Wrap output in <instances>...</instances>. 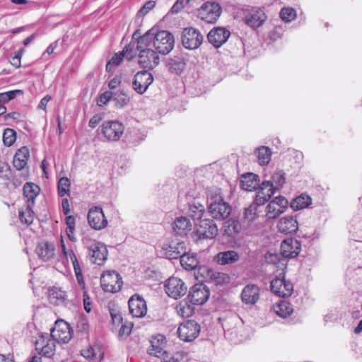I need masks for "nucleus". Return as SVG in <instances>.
Masks as SVG:
<instances>
[{"instance_id":"obj_1","label":"nucleus","mask_w":362,"mask_h":362,"mask_svg":"<svg viewBox=\"0 0 362 362\" xmlns=\"http://www.w3.org/2000/svg\"><path fill=\"white\" fill-rule=\"evenodd\" d=\"M139 44L140 47L151 46L158 54H167L174 47L175 40L173 34L167 30L156 32L151 29L139 37Z\"/></svg>"},{"instance_id":"obj_2","label":"nucleus","mask_w":362,"mask_h":362,"mask_svg":"<svg viewBox=\"0 0 362 362\" xmlns=\"http://www.w3.org/2000/svg\"><path fill=\"white\" fill-rule=\"evenodd\" d=\"M233 16L235 19L243 20L246 25L252 29L261 27L266 21L267 16L262 8H253L249 11L231 6Z\"/></svg>"},{"instance_id":"obj_3","label":"nucleus","mask_w":362,"mask_h":362,"mask_svg":"<svg viewBox=\"0 0 362 362\" xmlns=\"http://www.w3.org/2000/svg\"><path fill=\"white\" fill-rule=\"evenodd\" d=\"M207 196L209 202V210L212 217L224 221L226 218V202L221 196L220 189H216L214 192H210Z\"/></svg>"},{"instance_id":"obj_4","label":"nucleus","mask_w":362,"mask_h":362,"mask_svg":"<svg viewBox=\"0 0 362 362\" xmlns=\"http://www.w3.org/2000/svg\"><path fill=\"white\" fill-rule=\"evenodd\" d=\"M139 44V39L137 40V45L136 48L139 52V64L144 69H153L159 64L158 53L153 49L151 46H146V47H140Z\"/></svg>"},{"instance_id":"obj_5","label":"nucleus","mask_w":362,"mask_h":362,"mask_svg":"<svg viewBox=\"0 0 362 362\" xmlns=\"http://www.w3.org/2000/svg\"><path fill=\"white\" fill-rule=\"evenodd\" d=\"M100 285L105 292L117 293L122 287V278L118 272L114 270L105 271L101 274Z\"/></svg>"},{"instance_id":"obj_6","label":"nucleus","mask_w":362,"mask_h":362,"mask_svg":"<svg viewBox=\"0 0 362 362\" xmlns=\"http://www.w3.org/2000/svg\"><path fill=\"white\" fill-rule=\"evenodd\" d=\"M181 40L182 44L185 49L192 50L201 46L204 37L198 29L188 27L183 29Z\"/></svg>"},{"instance_id":"obj_7","label":"nucleus","mask_w":362,"mask_h":362,"mask_svg":"<svg viewBox=\"0 0 362 362\" xmlns=\"http://www.w3.org/2000/svg\"><path fill=\"white\" fill-rule=\"evenodd\" d=\"M35 345L39 354L45 357L51 358L55 353L56 341L48 333H40Z\"/></svg>"},{"instance_id":"obj_8","label":"nucleus","mask_w":362,"mask_h":362,"mask_svg":"<svg viewBox=\"0 0 362 362\" xmlns=\"http://www.w3.org/2000/svg\"><path fill=\"white\" fill-rule=\"evenodd\" d=\"M124 126L119 121H105L101 126V134L108 141H117L123 135Z\"/></svg>"},{"instance_id":"obj_9","label":"nucleus","mask_w":362,"mask_h":362,"mask_svg":"<svg viewBox=\"0 0 362 362\" xmlns=\"http://www.w3.org/2000/svg\"><path fill=\"white\" fill-rule=\"evenodd\" d=\"M270 288L272 293L282 298L290 297L293 292V284L286 279L284 274H280L274 278L271 281Z\"/></svg>"},{"instance_id":"obj_10","label":"nucleus","mask_w":362,"mask_h":362,"mask_svg":"<svg viewBox=\"0 0 362 362\" xmlns=\"http://www.w3.org/2000/svg\"><path fill=\"white\" fill-rule=\"evenodd\" d=\"M50 335L55 341L66 344L73 337V330L69 324L64 320H58L50 329Z\"/></svg>"},{"instance_id":"obj_11","label":"nucleus","mask_w":362,"mask_h":362,"mask_svg":"<svg viewBox=\"0 0 362 362\" xmlns=\"http://www.w3.org/2000/svg\"><path fill=\"white\" fill-rule=\"evenodd\" d=\"M166 294L174 299H178L186 294L187 286L180 278L175 276L170 277L165 284Z\"/></svg>"},{"instance_id":"obj_12","label":"nucleus","mask_w":362,"mask_h":362,"mask_svg":"<svg viewBox=\"0 0 362 362\" xmlns=\"http://www.w3.org/2000/svg\"><path fill=\"white\" fill-rule=\"evenodd\" d=\"M200 329L199 324L196 321H185L178 327V337L184 341H192L199 336Z\"/></svg>"},{"instance_id":"obj_13","label":"nucleus","mask_w":362,"mask_h":362,"mask_svg":"<svg viewBox=\"0 0 362 362\" xmlns=\"http://www.w3.org/2000/svg\"><path fill=\"white\" fill-rule=\"evenodd\" d=\"M218 234V227L214 221L208 218L200 220L194 235L197 241L202 239H212Z\"/></svg>"},{"instance_id":"obj_14","label":"nucleus","mask_w":362,"mask_h":362,"mask_svg":"<svg viewBox=\"0 0 362 362\" xmlns=\"http://www.w3.org/2000/svg\"><path fill=\"white\" fill-rule=\"evenodd\" d=\"M210 296L209 287L203 283L196 284L189 288L187 299L194 305H203Z\"/></svg>"},{"instance_id":"obj_15","label":"nucleus","mask_w":362,"mask_h":362,"mask_svg":"<svg viewBox=\"0 0 362 362\" xmlns=\"http://www.w3.org/2000/svg\"><path fill=\"white\" fill-rule=\"evenodd\" d=\"M288 206V200L283 196L274 197L266 207L267 219H276L283 214Z\"/></svg>"},{"instance_id":"obj_16","label":"nucleus","mask_w":362,"mask_h":362,"mask_svg":"<svg viewBox=\"0 0 362 362\" xmlns=\"http://www.w3.org/2000/svg\"><path fill=\"white\" fill-rule=\"evenodd\" d=\"M88 245V254L90 257L91 262L98 265H103L107 257V249L106 246L95 240H90Z\"/></svg>"},{"instance_id":"obj_17","label":"nucleus","mask_w":362,"mask_h":362,"mask_svg":"<svg viewBox=\"0 0 362 362\" xmlns=\"http://www.w3.org/2000/svg\"><path fill=\"white\" fill-rule=\"evenodd\" d=\"M221 13L219 4L214 2H206L199 9L198 15L202 20L209 23H214Z\"/></svg>"},{"instance_id":"obj_18","label":"nucleus","mask_w":362,"mask_h":362,"mask_svg":"<svg viewBox=\"0 0 362 362\" xmlns=\"http://www.w3.org/2000/svg\"><path fill=\"white\" fill-rule=\"evenodd\" d=\"M153 81V76L148 71L144 70L137 72L133 78V89L140 95L146 92L149 86Z\"/></svg>"},{"instance_id":"obj_19","label":"nucleus","mask_w":362,"mask_h":362,"mask_svg":"<svg viewBox=\"0 0 362 362\" xmlns=\"http://www.w3.org/2000/svg\"><path fill=\"white\" fill-rule=\"evenodd\" d=\"M88 221L90 226L95 230H101L107 226V221L105 217L101 207H92L88 214Z\"/></svg>"},{"instance_id":"obj_20","label":"nucleus","mask_w":362,"mask_h":362,"mask_svg":"<svg viewBox=\"0 0 362 362\" xmlns=\"http://www.w3.org/2000/svg\"><path fill=\"white\" fill-rule=\"evenodd\" d=\"M301 250V243L293 238H286L281 244V254L288 258H294L298 255Z\"/></svg>"},{"instance_id":"obj_21","label":"nucleus","mask_w":362,"mask_h":362,"mask_svg":"<svg viewBox=\"0 0 362 362\" xmlns=\"http://www.w3.org/2000/svg\"><path fill=\"white\" fill-rule=\"evenodd\" d=\"M130 314L134 317H143L147 313L146 301L139 296L134 295L128 301Z\"/></svg>"},{"instance_id":"obj_22","label":"nucleus","mask_w":362,"mask_h":362,"mask_svg":"<svg viewBox=\"0 0 362 362\" xmlns=\"http://www.w3.org/2000/svg\"><path fill=\"white\" fill-rule=\"evenodd\" d=\"M257 189L255 200L260 205H264L276 191L273 182L269 180H265L261 184L259 183Z\"/></svg>"},{"instance_id":"obj_23","label":"nucleus","mask_w":362,"mask_h":362,"mask_svg":"<svg viewBox=\"0 0 362 362\" xmlns=\"http://www.w3.org/2000/svg\"><path fill=\"white\" fill-rule=\"evenodd\" d=\"M185 250V243L178 240H171L163 247V254L168 259H177Z\"/></svg>"},{"instance_id":"obj_24","label":"nucleus","mask_w":362,"mask_h":362,"mask_svg":"<svg viewBox=\"0 0 362 362\" xmlns=\"http://www.w3.org/2000/svg\"><path fill=\"white\" fill-rule=\"evenodd\" d=\"M260 289L255 284H247L241 293L242 301L248 305H254L259 299Z\"/></svg>"},{"instance_id":"obj_25","label":"nucleus","mask_w":362,"mask_h":362,"mask_svg":"<svg viewBox=\"0 0 362 362\" xmlns=\"http://www.w3.org/2000/svg\"><path fill=\"white\" fill-rule=\"evenodd\" d=\"M151 346L148 350L150 355L162 358L167 351H165V337L162 334L153 337L150 341Z\"/></svg>"},{"instance_id":"obj_26","label":"nucleus","mask_w":362,"mask_h":362,"mask_svg":"<svg viewBox=\"0 0 362 362\" xmlns=\"http://www.w3.org/2000/svg\"><path fill=\"white\" fill-rule=\"evenodd\" d=\"M207 39L215 48H219L226 42V29L223 27L214 28L208 33Z\"/></svg>"},{"instance_id":"obj_27","label":"nucleus","mask_w":362,"mask_h":362,"mask_svg":"<svg viewBox=\"0 0 362 362\" xmlns=\"http://www.w3.org/2000/svg\"><path fill=\"white\" fill-rule=\"evenodd\" d=\"M279 232L284 234L296 233L298 229V223L296 217L288 216L281 218L277 225Z\"/></svg>"},{"instance_id":"obj_28","label":"nucleus","mask_w":362,"mask_h":362,"mask_svg":"<svg viewBox=\"0 0 362 362\" xmlns=\"http://www.w3.org/2000/svg\"><path fill=\"white\" fill-rule=\"evenodd\" d=\"M54 252L55 247L54 244L47 241L40 242L35 248L37 255L45 262L53 258Z\"/></svg>"},{"instance_id":"obj_29","label":"nucleus","mask_w":362,"mask_h":362,"mask_svg":"<svg viewBox=\"0 0 362 362\" xmlns=\"http://www.w3.org/2000/svg\"><path fill=\"white\" fill-rule=\"evenodd\" d=\"M260 180L259 176L252 173H248L243 175L240 179V185L242 188L246 191H254L257 189V187L259 185Z\"/></svg>"},{"instance_id":"obj_30","label":"nucleus","mask_w":362,"mask_h":362,"mask_svg":"<svg viewBox=\"0 0 362 362\" xmlns=\"http://www.w3.org/2000/svg\"><path fill=\"white\" fill-rule=\"evenodd\" d=\"M173 228L177 235L184 236L191 230L192 223L187 217L180 216L174 221Z\"/></svg>"},{"instance_id":"obj_31","label":"nucleus","mask_w":362,"mask_h":362,"mask_svg":"<svg viewBox=\"0 0 362 362\" xmlns=\"http://www.w3.org/2000/svg\"><path fill=\"white\" fill-rule=\"evenodd\" d=\"M206 278L209 282L215 285L217 288L222 287V291L225 288L226 283V274L223 272H220L212 269H207ZM221 291V289H220Z\"/></svg>"},{"instance_id":"obj_32","label":"nucleus","mask_w":362,"mask_h":362,"mask_svg":"<svg viewBox=\"0 0 362 362\" xmlns=\"http://www.w3.org/2000/svg\"><path fill=\"white\" fill-rule=\"evenodd\" d=\"M40 188L33 182H26L23 186V195L26 198V204L35 205V201L39 194Z\"/></svg>"},{"instance_id":"obj_33","label":"nucleus","mask_w":362,"mask_h":362,"mask_svg":"<svg viewBox=\"0 0 362 362\" xmlns=\"http://www.w3.org/2000/svg\"><path fill=\"white\" fill-rule=\"evenodd\" d=\"M29 150L24 146L20 148L15 154L13 160V165L18 170L23 169L27 165L29 158Z\"/></svg>"},{"instance_id":"obj_34","label":"nucleus","mask_w":362,"mask_h":362,"mask_svg":"<svg viewBox=\"0 0 362 362\" xmlns=\"http://www.w3.org/2000/svg\"><path fill=\"white\" fill-rule=\"evenodd\" d=\"M255 153L257 158L258 163L262 165H267L272 159V151L265 146H262L255 149Z\"/></svg>"},{"instance_id":"obj_35","label":"nucleus","mask_w":362,"mask_h":362,"mask_svg":"<svg viewBox=\"0 0 362 362\" xmlns=\"http://www.w3.org/2000/svg\"><path fill=\"white\" fill-rule=\"evenodd\" d=\"M134 55H136V51L131 45H128L124 47L121 54H115L110 62L116 66L121 63L124 57H126L127 59L130 60Z\"/></svg>"},{"instance_id":"obj_36","label":"nucleus","mask_w":362,"mask_h":362,"mask_svg":"<svg viewBox=\"0 0 362 362\" xmlns=\"http://www.w3.org/2000/svg\"><path fill=\"white\" fill-rule=\"evenodd\" d=\"M189 300H182L176 306L177 314L182 317H189L194 313V307Z\"/></svg>"},{"instance_id":"obj_37","label":"nucleus","mask_w":362,"mask_h":362,"mask_svg":"<svg viewBox=\"0 0 362 362\" xmlns=\"http://www.w3.org/2000/svg\"><path fill=\"white\" fill-rule=\"evenodd\" d=\"M311 204V197L307 194H302L291 202V207L294 211H298L307 208Z\"/></svg>"},{"instance_id":"obj_38","label":"nucleus","mask_w":362,"mask_h":362,"mask_svg":"<svg viewBox=\"0 0 362 362\" xmlns=\"http://www.w3.org/2000/svg\"><path fill=\"white\" fill-rule=\"evenodd\" d=\"M180 262L182 267L186 270H193L194 269L199 262L195 255H189L185 252L180 256Z\"/></svg>"},{"instance_id":"obj_39","label":"nucleus","mask_w":362,"mask_h":362,"mask_svg":"<svg viewBox=\"0 0 362 362\" xmlns=\"http://www.w3.org/2000/svg\"><path fill=\"white\" fill-rule=\"evenodd\" d=\"M66 293L57 288H52L49 290V300L55 305H59L66 300Z\"/></svg>"},{"instance_id":"obj_40","label":"nucleus","mask_w":362,"mask_h":362,"mask_svg":"<svg viewBox=\"0 0 362 362\" xmlns=\"http://www.w3.org/2000/svg\"><path fill=\"white\" fill-rule=\"evenodd\" d=\"M274 310L279 317L286 318L291 315L293 309L287 301H281L274 306Z\"/></svg>"},{"instance_id":"obj_41","label":"nucleus","mask_w":362,"mask_h":362,"mask_svg":"<svg viewBox=\"0 0 362 362\" xmlns=\"http://www.w3.org/2000/svg\"><path fill=\"white\" fill-rule=\"evenodd\" d=\"M34 205L26 204L25 209L19 211V218L22 223L30 225L34 220L35 214L33 210Z\"/></svg>"},{"instance_id":"obj_42","label":"nucleus","mask_w":362,"mask_h":362,"mask_svg":"<svg viewBox=\"0 0 362 362\" xmlns=\"http://www.w3.org/2000/svg\"><path fill=\"white\" fill-rule=\"evenodd\" d=\"M204 212V206L198 202L194 201L189 204V215L193 219H200Z\"/></svg>"},{"instance_id":"obj_43","label":"nucleus","mask_w":362,"mask_h":362,"mask_svg":"<svg viewBox=\"0 0 362 362\" xmlns=\"http://www.w3.org/2000/svg\"><path fill=\"white\" fill-rule=\"evenodd\" d=\"M242 230V225L237 218H228V236H235Z\"/></svg>"},{"instance_id":"obj_44","label":"nucleus","mask_w":362,"mask_h":362,"mask_svg":"<svg viewBox=\"0 0 362 362\" xmlns=\"http://www.w3.org/2000/svg\"><path fill=\"white\" fill-rule=\"evenodd\" d=\"M71 182L66 177H61L58 182L57 189L59 197L70 195Z\"/></svg>"},{"instance_id":"obj_45","label":"nucleus","mask_w":362,"mask_h":362,"mask_svg":"<svg viewBox=\"0 0 362 362\" xmlns=\"http://www.w3.org/2000/svg\"><path fill=\"white\" fill-rule=\"evenodd\" d=\"M185 62L184 59L180 57H175L171 59L169 62L168 66L170 71H174L176 74H180L185 68Z\"/></svg>"},{"instance_id":"obj_46","label":"nucleus","mask_w":362,"mask_h":362,"mask_svg":"<svg viewBox=\"0 0 362 362\" xmlns=\"http://www.w3.org/2000/svg\"><path fill=\"white\" fill-rule=\"evenodd\" d=\"M112 100L115 102L117 107L122 108L129 102L127 95L122 90L114 91Z\"/></svg>"},{"instance_id":"obj_47","label":"nucleus","mask_w":362,"mask_h":362,"mask_svg":"<svg viewBox=\"0 0 362 362\" xmlns=\"http://www.w3.org/2000/svg\"><path fill=\"white\" fill-rule=\"evenodd\" d=\"M286 177L285 173L281 171H277L273 174L272 176L271 182H273V185L275 187V189L279 190L285 183Z\"/></svg>"},{"instance_id":"obj_48","label":"nucleus","mask_w":362,"mask_h":362,"mask_svg":"<svg viewBox=\"0 0 362 362\" xmlns=\"http://www.w3.org/2000/svg\"><path fill=\"white\" fill-rule=\"evenodd\" d=\"M261 206L257 204L255 200L247 207L245 209L244 212V218L249 221H252L255 218L257 208Z\"/></svg>"},{"instance_id":"obj_49","label":"nucleus","mask_w":362,"mask_h":362,"mask_svg":"<svg viewBox=\"0 0 362 362\" xmlns=\"http://www.w3.org/2000/svg\"><path fill=\"white\" fill-rule=\"evenodd\" d=\"M16 139V132L12 129L7 128L3 133V141L5 146H11L13 144Z\"/></svg>"},{"instance_id":"obj_50","label":"nucleus","mask_w":362,"mask_h":362,"mask_svg":"<svg viewBox=\"0 0 362 362\" xmlns=\"http://www.w3.org/2000/svg\"><path fill=\"white\" fill-rule=\"evenodd\" d=\"M280 17L286 23H289L296 17V11L292 8H283L280 11Z\"/></svg>"},{"instance_id":"obj_51","label":"nucleus","mask_w":362,"mask_h":362,"mask_svg":"<svg viewBox=\"0 0 362 362\" xmlns=\"http://www.w3.org/2000/svg\"><path fill=\"white\" fill-rule=\"evenodd\" d=\"M185 356L182 353L177 352L174 354L166 353L162 357V362H185Z\"/></svg>"},{"instance_id":"obj_52","label":"nucleus","mask_w":362,"mask_h":362,"mask_svg":"<svg viewBox=\"0 0 362 362\" xmlns=\"http://www.w3.org/2000/svg\"><path fill=\"white\" fill-rule=\"evenodd\" d=\"M20 90H10L0 93V104H4L13 99L18 94L21 93Z\"/></svg>"},{"instance_id":"obj_53","label":"nucleus","mask_w":362,"mask_h":362,"mask_svg":"<svg viewBox=\"0 0 362 362\" xmlns=\"http://www.w3.org/2000/svg\"><path fill=\"white\" fill-rule=\"evenodd\" d=\"M11 175V170L8 163L0 162V178L8 180Z\"/></svg>"},{"instance_id":"obj_54","label":"nucleus","mask_w":362,"mask_h":362,"mask_svg":"<svg viewBox=\"0 0 362 362\" xmlns=\"http://www.w3.org/2000/svg\"><path fill=\"white\" fill-rule=\"evenodd\" d=\"M133 324L126 322L121 324V327L119 330V337L121 338L127 337L132 332Z\"/></svg>"},{"instance_id":"obj_55","label":"nucleus","mask_w":362,"mask_h":362,"mask_svg":"<svg viewBox=\"0 0 362 362\" xmlns=\"http://www.w3.org/2000/svg\"><path fill=\"white\" fill-rule=\"evenodd\" d=\"M113 95H114V91H105V92H104L98 98L97 104L99 106H102V105H106L111 99H112Z\"/></svg>"},{"instance_id":"obj_56","label":"nucleus","mask_w":362,"mask_h":362,"mask_svg":"<svg viewBox=\"0 0 362 362\" xmlns=\"http://www.w3.org/2000/svg\"><path fill=\"white\" fill-rule=\"evenodd\" d=\"M81 355L88 359L95 361L97 360V352L95 351V349L94 347L90 346L89 348L86 349H83L81 351Z\"/></svg>"},{"instance_id":"obj_57","label":"nucleus","mask_w":362,"mask_h":362,"mask_svg":"<svg viewBox=\"0 0 362 362\" xmlns=\"http://www.w3.org/2000/svg\"><path fill=\"white\" fill-rule=\"evenodd\" d=\"M62 252L65 257V258L68 260L71 259L72 264L75 262H78L76 255L71 249H66L65 245L62 242Z\"/></svg>"},{"instance_id":"obj_58","label":"nucleus","mask_w":362,"mask_h":362,"mask_svg":"<svg viewBox=\"0 0 362 362\" xmlns=\"http://www.w3.org/2000/svg\"><path fill=\"white\" fill-rule=\"evenodd\" d=\"M110 313L112 323L115 325H120L122 323H123V317L120 312L115 309H112L110 310Z\"/></svg>"},{"instance_id":"obj_59","label":"nucleus","mask_w":362,"mask_h":362,"mask_svg":"<svg viewBox=\"0 0 362 362\" xmlns=\"http://www.w3.org/2000/svg\"><path fill=\"white\" fill-rule=\"evenodd\" d=\"M156 6V2L154 1H147L142 8L139 11V15L141 16H144L147 14L151 9H153Z\"/></svg>"},{"instance_id":"obj_60","label":"nucleus","mask_w":362,"mask_h":362,"mask_svg":"<svg viewBox=\"0 0 362 362\" xmlns=\"http://www.w3.org/2000/svg\"><path fill=\"white\" fill-rule=\"evenodd\" d=\"M74 269L75 272L76 277L79 284H84L82 272L79 263L78 262L73 264Z\"/></svg>"},{"instance_id":"obj_61","label":"nucleus","mask_w":362,"mask_h":362,"mask_svg":"<svg viewBox=\"0 0 362 362\" xmlns=\"http://www.w3.org/2000/svg\"><path fill=\"white\" fill-rule=\"evenodd\" d=\"M21 118V115L18 112H12L4 115V119L6 121L11 119L14 122H19Z\"/></svg>"},{"instance_id":"obj_62","label":"nucleus","mask_w":362,"mask_h":362,"mask_svg":"<svg viewBox=\"0 0 362 362\" xmlns=\"http://www.w3.org/2000/svg\"><path fill=\"white\" fill-rule=\"evenodd\" d=\"M214 260L220 265L226 264V251L217 254L214 258Z\"/></svg>"},{"instance_id":"obj_63","label":"nucleus","mask_w":362,"mask_h":362,"mask_svg":"<svg viewBox=\"0 0 362 362\" xmlns=\"http://www.w3.org/2000/svg\"><path fill=\"white\" fill-rule=\"evenodd\" d=\"M57 41H55L52 43H51L48 47L46 49L45 52L42 54V58H43L44 59H46V54L47 55H49L53 53L54 50L56 49V47H57Z\"/></svg>"},{"instance_id":"obj_64","label":"nucleus","mask_w":362,"mask_h":362,"mask_svg":"<svg viewBox=\"0 0 362 362\" xmlns=\"http://www.w3.org/2000/svg\"><path fill=\"white\" fill-rule=\"evenodd\" d=\"M239 259V255L235 251L228 250V264L234 263Z\"/></svg>"}]
</instances>
